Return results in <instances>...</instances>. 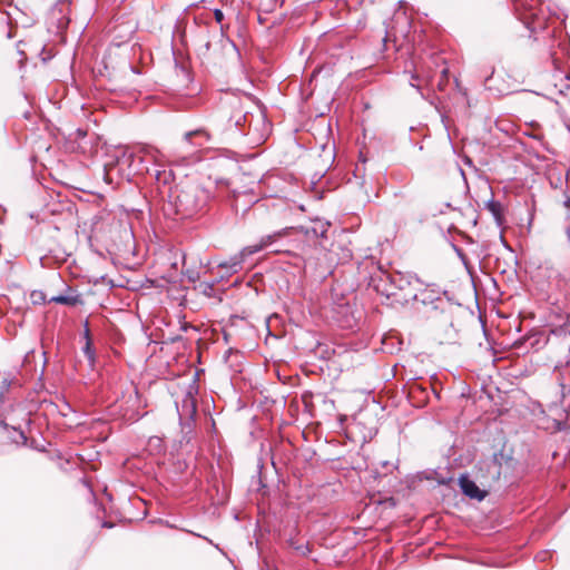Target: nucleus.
<instances>
[{"label":"nucleus","instance_id":"nucleus-29","mask_svg":"<svg viewBox=\"0 0 570 570\" xmlns=\"http://www.w3.org/2000/svg\"><path fill=\"white\" fill-rule=\"evenodd\" d=\"M83 327H85L83 337L86 338V342H88V340H91L88 320L85 321Z\"/></svg>","mask_w":570,"mask_h":570},{"label":"nucleus","instance_id":"nucleus-26","mask_svg":"<svg viewBox=\"0 0 570 570\" xmlns=\"http://www.w3.org/2000/svg\"><path fill=\"white\" fill-rule=\"evenodd\" d=\"M451 247L452 249L455 252V254L458 255V257L461 259V262L464 264V266H468V257L466 255L464 254L463 249L460 248L458 245H455L454 243H451Z\"/></svg>","mask_w":570,"mask_h":570},{"label":"nucleus","instance_id":"nucleus-44","mask_svg":"<svg viewBox=\"0 0 570 570\" xmlns=\"http://www.w3.org/2000/svg\"><path fill=\"white\" fill-rule=\"evenodd\" d=\"M360 156H362V154ZM361 160H362V163H366V159L363 157H361Z\"/></svg>","mask_w":570,"mask_h":570},{"label":"nucleus","instance_id":"nucleus-2","mask_svg":"<svg viewBox=\"0 0 570 570\" xmlns=\"http://www.w3.org/2000/svg\"><path fill=\"white\" fill-rule=\"evenodd\" d=\"M207 198L208 196L204 189L189 185L181 189L175 187L174 197L170 202L175 204L178 212L191 214L202 209Z\"/></svg>","mask_w":570,"mask_h":570},{"label":"nucleus","instance_id":"nucleus-9","mask_svg":"<svg viewBox=\"0 0 570 570\" xmlns=\"http://www.w3.org/2000/svg\"><path fill=\"white\" fill-rule=\"evenodd\" d=\"M448 295L446 291H441L435 285H426L425 288L421 289L420 293H415L410 297L404 296V301L407 303L410 301H417L424 306H429L434 302L435 296Z\"/></svg>","mask_w":570,"mask_h":570},{"label":"nucleus","instance_id":"nucleus-49","mask_svg":"<svg viewBox=\"0 0 570 570\" xmlns=\"http://www.w3.org/2000/svg\"><path fill=\"white\" fill-rule=\"evenodd\" d=\"M266 570H269L268 566L266 564Z\"/></svg>","mask_w":570,"mask_h":570},{"label":"nucleus","instance_id":"nucleus-16","mask_svg":"<svg viewBox=\"0 0 570 570\" xmlns=\"http://www.w3.org/2000/svg\"><path fill=\"white\" fill-rule=\"evenodd\" d=\"M330 225L328 222L316 220L314 226L306 228L305 234L307 236L326 238Z\"/></svg>","mask_w":570,"mask_h":570},{"label":"nucleus","instance_id":"nucleus-22","mask_svg":"<svg viewBox=\"0 0 570 570\" xmlns=\"http://www.w3.org/2000/svg\"><path fill=\"white\" fill-rule=\"evenodd\" d=\"M563 206L566 207V215H564L566 226H564V232H566L568 240L570 242V197H566V199L563 202Z\"/></svg>","mask_w":570,"mask_h":570},{"label":"nucleus","instance_id":"nucleus-34","mask_svg":"<svg viewBox=\"0 0 570 570\" xmlns=\"http://www.w3.org/2000/svg\"><path fill=\"white\" fill-rule=\"evenodd\" d=\"M193 99L188 98V99H185L181 101V107H186V108H189L193 104Z\"/></svg>","mask_w":570,"mask_h":570},{"label":"nucleus","instance_id":"nucleus-43","mask_svg":"<svg viewBox=\"0 0 570 570\" xmlns=\"http://www.w3.org/2000/svg\"><path fill=\"white\" fill-rule=\"evenodd\" d=\"M433 393H434V395H435L436 397H440V396H439V393H438L434 389H433Z\"/></svg>","mask_w":570,"mask_h":570},{"label":"nucleus","instance_id":"nucleus-3","mask_svg":"<svg viewBox=\"0 0 570 570\" xmlns=\"http://www.w3.org/2000/svg\"><path fill=\"white\" fill-rule=\"evenodd\" d=\"M116 158L115 168L122 178L129 179L131 175H149L151 168L145 165V159L128 148H120Z\"/></svg>","mask_w":570,"mask_h":570},{"label":"nucleus","instance_id":"nucleus-36","mask_svg":"<svg viewBox=\"0 0 570 570\" xmlns=\"http://www.w3.org/2000/svg\"><path fill=\"white\" fill-rule=\"evenodd\" d=\"M102 527H104V528H112L114 525H112V523L105 521V522L102 523Z\"/></svg>","mask_w":570,"mask_h":570},{"label":"nucleus","instance_id":"nucleus-11","mask_svg":"<svg viewBox=\"0 0 570 570\" xmlns=\"http://www.w3.org/2000/svg\"><path fill=\"white\" fill-rule=\"evenodd\" d=\"M292 229H293L292 227H285V228L279 229L273 234L265 235L261 238L259 243L262 244L264 249L272 248L271 253H282L283 249L281 247L276 246V244L278 243V240L282 237L287 236Z\"/></svg>","mask_w":570,"mask_h":570},{"label":"nucleus","instance_id":"nucleus-32","mask_svg":"<svg viewBox=\"0 0 570 570\" xmlns=\"http://www.w3.org/2000/svg\"><path fill=\"white\" fill-rule=\"evenodd\" d=\"M6 429H9V424L0 416V430L4 432Z\"/></svg>","mask_w":570,"mask_h":570},{"label":"nucleus","instance_id":"nucleus-8","mask_svg":"<svg viewBox=\"0 0 570 570\" xmlns=\"http://www.w3.org/2000/svg\"><path fill=\"white\" fill-rule=\"evenodd\" d=\"M458 482H459L461 492L465 497L476 500L479 502L483 501L489 493V491L484 487L483 488L479 487L476 484V481L471 479V476L466 473L461 474Z\"/></svg>","mask_w":570,"mask_h":570},{"label":"nucleus","instance_id":"nucleus-17","mask_svg":"<svg viewBox=\"0 0 570 570\" xmlns=\"http://www.w3.org/2000/svg\"><path fill=\"white\" fill-rule=\"evenodd\" d=\"M450 305V297H448L446 295L444 298L442 295H440L435 296L434 302L432 304H429V307L433 312L445 313Z\"/></svg>","mask_w":570,"mask_h":570},{"label":"nucleus","instance_id":"nucleus-12","mask_svg":"<svg viewBox=\"0 0 570 570\" xmlns=\"http://www.w3.org/2000/svg\"><path fill=\"white\" fill-rule=\"evenodd\" d=\"M68 291L71 292L72 294H60L57 296H52L49 299V302L66 305V306H76V305L83 304L81 294L76 293V291L72 289L71 287H68Z\"/></svg>","mask_w":570,"mask_h":570},{"label":"nucleus","instance_id":"nucleus-27","mask_svg":"<svg viewBox=\"0 0 570 570\" xmlns=\"http://www.w3.org/2000/svg\"><path fill=\"white\" fill-rule=\"evenodd\" d=\"M416 377H413L411 379L410 381H413L411 384H410V392H415V391H420V392H423L425 393L426 392V387H424L423 385H421L420 383L416 382Z\"/></svg>","mask_w":570,"mask_h":570},{"label":"nucleus","instance_id":"nucleus-38","mask_svg":"<svg viewBox=\"0 0 570 570\" xmlns=\"http://www.w3.org/2000/svg\"><path fill=\"white\" fill-rule=\"evenodd\" d=\"M410 85H411V87H414V88H416L417 90H420V89H421V88H420V86L415 85L414 82H410Z\"/></svg>","mask_w":570,"mask_h":570},{"label":"nucleus","instance_id":"nucleus-21","mask_svg":"<svg viewBox=\"0 0 570 570\" xmlns=\"http://www.w3.org/2000/svg\"><path fill=\"white\" fill-rule=\"evenodd\" d=\"M194 137L203 138L204 141H207L209 139V135L205 129H196L185 134V139L189 142H193Z\"/></svg>","mask_w":570,"mask_h":570},{"label":"nucleus","instance_id":"nucleus-7","mask_svg":"<svg viewBox=\"0 0 570 570\" xmlns=\"http://www.w3.org/2000/svg\"><path fill=\"white\" fill-rule=\"evenodd\" d=\"M149 176L155 180L159 194L167 197L169 200L174 197L175 189L171 187L174 180V173L159 165H154Z\"/></svg>","mask_w":570,"mask_h":570},{"label":"nucleus","instance_id":"nucleus-4","mask_svg":"<svg viewBox=\"0 0 570 570\" xmlns=\"http://www.w3.org/2000/svg\"><path fill=\"white\" fill-rule=\"evenodd\" d=\"M505 455L502 451L493 453L490 458L481 460L475 465L476 478L482 487H490L493 482L499 481L502 473V460Z\"/></svg>","mask_w":570,"mask_h":570},{"label":"nucleus","instance_id":"nucleus-19","mask_svg":"<svg viewBox=\"0 0 570 570\" xmlns=\"http://www.w3.org/2000/svg\"><path fill=\"white\" fill-rule=\"evenodd\" d=\"M394 285L397 291H403L406 286L411 285V277L405 276L400 272L394 273Z\"/></svg>","mask_w":570,"mask_h":570},{"label":"nucleus","instance_id":"nucleus-31","mask_svg":"<svg viewBox=\"0 0 570 570\" xmlns=\"http://www.w3.org/2000/svg\"><path fill=\"white\" fill-rule=\"evenodd\" d=\"M462 237L466 244H474V239L471 236L463 233Z\"/></svg>","mask_w":570,"mask_h":570},{"label":"nucleus","instance_id":"nucleus-35","mask_svg":"<svg viewBox=\"0 0 570 570\" xmlns=\"http://www.w3.org/2000/svg\"><path fill=\"white\" fill-rule=\"evenodd\" d=\"M10 384H11V382H10L9 380L4 379V380L2 381V389H3V390L9 389Z\"/></svg>","mask_w":570,"mask_h":570},{"label":"nucleus","instance_id":"nucleus-37","mask_svg":"<svg viewBox=\"0 0 570 570\" xmlns=\"http://www.w3.org/2000/svg\"><path fill=\"white\" fill-rule=\"evenodd\" d=\"M529 137L533 138V139H540V136L535 135V134H527Z\"/></svg>","mask_w":570,"mask_h":570},{"label":"nucleus","instance_id":"nucleus-10","mask_svg":"<svg viewBox=\"0 0 570 570\" xmlns=\"http://www.w3.org/2000/svg\"><path fill=\"white\" fill-rule=\"evenodd\" d=\"M514 10L520 14L521 20H527L535 16V10L540 3V0H511Z\"/></svg>","mask_w":570,"mask_h":570},{"label":"nucleus","instance_id":"nucleus-33","mask_svg":"<svg viewBox=\"0 0 570 570\" xmlns=\"http://www.w3.org/2000/svg\"><path fill=\"white\" fill-rule=\"evenodd\" d=\"M494 73V68H491V71L488 76L484 77V86H488V82L490 81V79L492 78Z\"/></svg>","mask_w":570,"mask_h":570},{"label":"nucleus","instance_id":"nucleus-6","mask_svg":"<svg viewBox=\"0 0 570 570\" xmlns=\"http://www.w3.org/2000/svg\"><path fill=\"white\" fill-rule=\"evenodd\" d=\"M368 286L386 298L397 294L396 285H394V273L384 269H379L371 276Z\"/></svg>","mask_w":570,"mask_h":570},{"label":"nucleus","instance_id":"nucleus-5","mask_svg":"<svg viewBox=\"0 0 570 570\" xmlns=\"http://www.w3.org/2000/svg\"><path fill=\"white\" fill-rule=\"evenodd\" d=\"M176 407L181 426L190 429L197 414V400L194 395L193 386H189L180 403H176Z\"/></svg>","mask_w":570,"mask_h":570},{"label":"nucleus","instance_id":"nucleus-39","mask_svg":"<svg viewBox=\"0 0 570 570\" xmlns=\"http://www.w3.org/2000/svg\"><path fill=\"white\" fill-rule=\"evenodd\" d=\"M132 72L140 73V71L137 68L131 67Z\"/></svg>","mask_w":570,"mask_h":570},{"label":"nucleus","instance_id":"nucleus-42","mask_svg":"<svg viewBox=\"0 0 570 570\" xmlns=\"http://www.w3.org/2000/svg\"><path fill=\"white\" fill-rule=\"evenodd\" d=\"M415 282L423 284L422 281L419 277H415Z\"/></svg>","mask_w":570,"mask_h":570},{"label":"nucleus","instance_id":"nucleus-18","mask_svg":"<svg viewBox=\"0 0 570 570\" xmlns=\"http://www.w3.org/2000/svg\"><path fill=\"white\" fill-rule=\"evenodd\" d=\"M287 544L294 549L299 556L306 557L311 553V548L308 543H299L294 538L287 539Z\"/></svg>","mask_w":570,"mask_h":570},{"label":"nucleus","instance_id":"nucleus-47","mask_svg":"<svg viewBox=\"0 0 570 570\" xmlns=\"http://www.w3.org/2000/svg\"><path fill=\"white\" fill-rule=\"evenodd\" d=\"M166 525L173 528V524H170L169 522H166Z\"/></svg>","mask_w":570,"mask_h":570},{"label":"nucleus","instance_id":"nucleus-41","mask_svg":"<svg viewBox=\"0 0 570 570\" xmlns=\"http://www.w3.org/2000/svg\"><path fill=\"white\" fill-rule=\"evenodd\" d=\"M411 78H412V80H416L417 76L416 75H412Z\"/></svg>","mask_w":570,"mask_h":570},{"label":"nucleus","instance_id":"nucleus-13","mask_svg":"<svg viewBox=\"0 0 570 570\" xmlns=\"http://www.w3.org/2000/svg\"><path fill=\"white\" fill-rule=\"evenodd\" d=\"M484 208L488 209L494 218L498 226H502L504 223V208L503 205L493 198L489 199L484 204Z\"/></svg>","mask_w":570,"mask_h":570},{"label":"nucleus","instance_id":"nucleus-28","mask_svg":"<svg viewBox=\"0 0 570 570\" xmlns=\"http://www.w3.org/2000/svg\"><path fill=\"white\" fill-rule=\"evenodd\" d=\"M262 469H263V463L259 461L258 464H257L258 483H259L261 488H265L266 485L262 481Z\"/></svg>","mask_w":570,"mask_h":570},{"label":"nucleus","instance_id":"nucleus-48","mask_svg":"<svg viewBox=\"0 0 570 570\" xmlns=\"http://www.w3.org/2000/svg\"><path fill=\"white\" fill-rule=\"evenodd\" d=\"M166 525L173 528V524H170L169 522H166Z\"/></svg>","mask_w":570,"mask_h":570},{"label":"nucleus","instance_id":"nucleus-14","mask_svg":"<svg viewBox=\"0 0 570 570\" xmlns=\"http://www.w3.org/2000/svg\"><path fill=\"white\" fill-rule=\"evenodd\" d=\"M4 433L7 439L16 445L21 446L28 444V438L20 428L9 425V429H6Z\"/></svg>","mask_w":570,"mask_h":570},{"label":"nucleus","instance_id":"nucleus-45","mask_svg":"<svg viewBox=\"0 0 570 570\" xmlns=\"http://www.w3.org/2000/svg\"><path fill=\"white\" fill-rule=\"evenodd\" d=\"M195 145H198V146H202L203 145V141H199V142H194Z\"/></svg>","mask_w":570,"mask_h":570},{"label":"nucleus","instance_id":"nucleus-24","mask_svg":"<svg viewBox=\"0 0 570 570\" xmlns=\"http://www.w3.org/2000/svg\"><path fill=\"white\" fill-rule=\"evenodd\" d=\"M213 14H214L215 21L220 24V32H222V35H224L225 33V28H226L223 24V21H224V18H225L224 12L220 9L216 8V9L213 10Z\"/></svg>","mask_w":570,"mask_h":570},{"label":"nucleus","instance_id":"nucleus-46","mask_svg":"<svg viewBox=\"0 0 570 570\" xmlns=\"http://www.w3.org/2000/svg\"><path fill=\"white\" fill-rule=\"evenodd\" d=\"M166 525L173 528V524H170L169 522H166Z\"/></svg>","mask_w":570,"mask_h":570},{"label":"nucleus","instance_id":"nucleus-23","mask_svg":"<svg viewBox=\"0 0 570 570\" xmlns=\"http://www.w3.org/2000/svg\"><path fill=\"white\" fill-rule=\"evenodd\" d=\"M139 153L146 155V156H150L151 158H156L157 155L159 154V150L154 147V146H150V145H141L139 147Z\"/></svg>","mask_w":570,"mask_h":570},{"label":"nucleus","instance_id":"nucleus-30","mask_svg":"<svg viewBox=\"0 0 570 570\" xmlns=\"http://www.w3.org/2000/svg\"><path fill=\"white\" fill-rule=\"evenodd\" d=\"M191 534L196 535V537H199V538H203L204 540H206L207 542H209L210 544H213L217 550H219L220 552H223V550L219 548L218 544H215L210 539H208L207 537H204V535H200L198 533H194V532H190Z\"/></svg>","mask_w":570,"mask_h":570},{"label":"nucleus","instance_id":"nucleus-1","mask_svg":"<svg viewBox=\"0 0 570 570\" xmlns=\"http://www.w3.org/2000/svg\"><path fill=\"white\" fill-rule=\"evenodd\" d=\"M224 116L227 121V129L234 130L240 136H253L254 139L263 138V132L258 128L268 126L266 116L263 111L256 115L245 109L243 99L238 96H229L220 102Z\"/></svg>","mask_w":570,"mask_h":570},{"label":"nucleus","instance_id":"nucleus-25","mask_svg":"<svg viewBox=\"0 0 570 570\" xmlns=\"http://www.w3.org/2000/svg\"><path fill=\"white\" fill-rule=\"evenodd\" d=\"M82 352L90 362L95 360V350L92 347L91 340H88V342H86L85 346L82 347Z\"/></svg>","mask_w":570,"mask_h":570},{"label":"nucleus","instance_id":"nucleus-15","mask_svg":"<svg viewBox=\"0 0 570 570\" xmlns=\"http://www.w3.org/2000/svg\"><path fill=\"white\" fill-rule=\"evenodd\" d=\"M243 263H244L243 257L235 255V256L230 257L229 261L220 263L218 265V267L220 269H223L225 272V274L232 275V274L237 273L242 268Z\"/></svg>","mask_w":570,"mask_h":570},{"label":"nucleus","instance_id":"nucleus-40","mask_svg":"<svg viewBox=\"0 0 570 570\" xmlns=\"http://www.w3.org/2000/svg\"><path fill=\"white\" fill-rule=\"evenodd\" d=\"M465 164H468V165H472V160H471L470 158H466V159H465Z\"/></svg>","mask_w":570,"mask_h":570},{"label":"nucleus","instance_id":"nucleus-20","mask_svg":"<svg viewBox=\"0 0 570 570\" xmlns=\"http://www.w3.org/2000/svg\"><path fill=\"white\" fill-rule=\"evenodd\" d=\"M263 249H264V247L262 246L261 243H258L256 245H250V246L244 247L237 255L242 256L243 257V262H244L247 256L256 254V253H258V252H261Z\"/></svg>","mask_w":570,"mask_h":570}]
</instances>
